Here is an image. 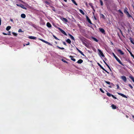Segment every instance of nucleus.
Segmentation results:
<instances>
[{
    "label": "nucleus",
    "instance_id": "13",
    "mask_svg": "<svg viewBox=\"0 0 134 134\" xmlns=\"http://www.w3.org/2000/svg\"><path fill=\"white\" fill-rule=\"evenodd\" d=\"M86 18L87 19V20L88 21L89 23L90 24H92L90 20V19H89V18L87 16H86Z\"/></svg>",
    "mask_w": 134,
    "mask_h": 134
},
{
    "label": "nucleus",
    "instance_id": "2",
    "mask_svg": "<svg viewBox=\"0 0 134 134\" xmlns=\"http://www.w3.org/2000/svg\"><path fill=\"white\" fill-rule=\"evenodd\" d=\"M98 53L99 54V55L100 56H102V57H105V56L104 55V54H103V53L101 51V50H100L99 49H98Z\"/></svg>",
    "mask_w": 134,
    "mask_h": 134
},
{
    "label": "nucleus",
    "instance_id": "5",
    "mask_svg": "<svg viewBox=\"0 0 134 134\" xmlns=\"http://www.w3.org/2000/svg\"><path fill=\"white\" fill-rule=\"evenodd\" d=\"M97 64L98 65V66L103 70L104 71H105L106 72H107L108 74H109V72L107 71L104 68H103L101 65L99 64V63H97Z\"/></svg>",
    "mask_w": 134,
    "mask_h": 134
},
{
    "label": "nucleus",
    "instance_id": "51",
    "mask_svg": "<svg viewBox=\"0 0 134 134\" xmlns=\"http://www.w3.org/2000/svg\"><path fill=\"white\" fill-rule=\"evenodd\" d=\"M106 65L108 67V68H110L108 64H107Z\"/></svg>",
    "mask_w": 134,
    "mask_h": 134
},
{
    "label": "nucleus",
    "instance_id": "34",
    "mask_svg": "<svg viewBox=\"0 0 134 134\" xmlns=\"http://www.w3.org/2000/svg\"><path fill=\"white\" fill-rule=\"evenodd\" d=\"M3 35H10L11 34L10 33L6 34L5 33H4V32H3Z\"/></svg>",
    "mask_w": 134,
    "mask_h": 134
},
{
    "label": "nucleus",
    "instance_id": "19",
    "mask_svg": "<svg viewBox=\"0 0 134 134\" xmlns=\"http://www.w3.org/2000/svg\"><path fill=\"white\" fill-rule=\"evenodd\" d=\"M111 107H112V109H116V106L114 104H112Z\"/></svg>",
    "mask_w": 134,
    "mask_h": 134
},
{
    "label": "nucleus",
    "instance_id": "46",
    "mask_svg": "<svg viewBox=\"0 0 134 134\" xmlns=\"http://www.w3.org/2000/svg\"><path fill=\"white\" fill-rule=\"evenodd\" d=\"M100 4H101V5H102L103 4V3L101 1H100Z\"/></svg>",
    "mask_w": 134,
    "mask_h": 134
},
{
    "label": "nucleus",
    "instance_id": "16",
    "mask_svg": "<svg viewBox=\"0 0 134 134\" xmlns=\"http://www.w3.org/2000/svg\"><path fill=\"white\" fill-rule=\"evenodd\" d=\"M62 20L65 22H67L68 21V20L67 19L65 18H61Z\"/></svg>",
    "mask_w": 134,
    "mask_h": 134
},
{
    "label": "nucleus",
    "instance_id": "8",
    "mask_svg": "<svg viewBox=\"0 0 134 134\" xmlns=\"http://www.w3.org/2000/svg\"><path fill=\"white\" fill-rule=\"evenodd\" d=\"M116 60L119 62V63L121 65L124 66V65L122 64L120 60L117 57L115 58Z\"/></svg>",
    "mask_w": 134,
    "mask_h": 134
},
{
    "label": "nucleus",
    "instance_id": "47",
    "mask_svg": "<svg viewBox=\"0 0 134 134\" xmlns=\"http://www.w3.org/2000/svg\"><path fill=\"white\" fill-rule=\"evenodd\" d=\"M117 87V89H118L119 88V86L117 84V85H116Z\"/></svg>",
    "mask_w": 134,
    "mask_h": 134
},
{
    "label": "nucleus",
    "instance_id": "27",
    "mask_svg": "<svg viewBox=\"0 0 134 134\" xmlns=\"http://www.w3.org/2000/svg\"><path fill=\"white\" fill-rule=\"evenodd\" d=\"M92 38L94 41H96V42H98V40L96 38L94 37H92Z\"/></svg>",
    "mask_w": 134,
    "mask_h": 134
},
{
    "label": "nucleus",
    "instance_id": "36",
    "mask_svg": "<svg viewBox=\"0 0 134 134\" xmlns=\"http://www.w3.org/2000/svg\"><path fill=\"white\" fill-rule=\"evenodd\" d=\"M53 36L54 37V38L55 39L57 40H59V39L57 37H56L54 35H53Z\"/></svg>",
    "mask_w": 134,
    "mask_h": 134
},
{
    "label": "nucleus",
    "instance_id": "59",
    "mask_svg": "<svg viewBox=\"0 0 134 134\" xmlns=\"http://www.w3.org/2000/svg\"><path fill=\"white\" fill-rule=\"evenodd\" d=\"M126 116L127 118H128L129 117V116L127 115H126Z\"/></svg>",
    "mask_w": 134,
    "mask_h": 134
},
{
    "label": "nucleus",
    "instance_id": "18",
    "mask_svg": "<svg viewBox=\"0 0 134 134\" xmlns=\"http://www.w3.org/2000/svg\"><path fill=\"white\" fill-rule=\"evenodd\" d=\"M69 57L71 58V60H73L74 62H75L76 61V59L74 58H73V57L72 56H69Z\"/></svg>",
    "mask_w": 134,
    "mask_h": 134
},
{
    "label": "nucleus",
    "instance_id": "35",
    "mask_svg": "<svg viewBox=\"0 0 134 134\" xmlns=\"http://www.w3.org/2000/svg\"><path fill=\"white\" fill-rule=\"evenodd\" d=\"M110 75L112 77H113L114 78H115V77L114 76V75L113 73H111Z\"/></svg>",
    "mask_w": 134,
    "mask_h": 134
},
{
    "label": "nucleus",
    "instance_id": "31",
    "mask_svg": "<svg viewBox=\"0 0 134 134\" xmlns=\"http://www.w3.org/2000/svg\"><path fill=\"white\" fill-rule=\"evenodd\" d=\"M130 53V54L131 56L134 59V55L132 54V53L130 52L129 51Z\"/></svg>",
    "mask_w": 134,
    "mask_h": 134
},
{
    "label": "nucleus",
    "instance_id": "15",
    "mask_svg": "<svg viewBox=\"0 0 134 134\" xmlns=\"http://www.w3.org/2000/svg\"><path fill=\"white\" fill-rule=\"evenodd\" d=\"M29 38L30 39L35 40L36 38L35 37L33 36H30L29 37Z\"/></svg>",
    "mask_w": 134,
    "mask_h": 134
},
{
    "label": "nucleus",
    "instance_id": "63",
    "mask_svg": "<svg viewBox=\"0 0 134 134\" xmlns=\"http://www.w3.org/2000/svg\"><path fill=\"white\" fill-rule=\"evenodd\" d=\"M132 117L133 118H134V115H132Z\"/></svg>",
    "mask_w": 134,
    "mask_h": 134
},
{
    "label": "nucleus",
    "instance_id": "45",
    "mask_svg": "<svg viewBox=\"0 0 134 134\" xmlns=\"http://www.w3.org/2000/svg\"><path fill=\"white\" fill-rule=\"evenodd\" d=\"M40 40L41 41H42V42H44L45 41V40L42 39H40Z\"/></svg>",
    "mask_w": 134,
    "mask_h": 134
},
{
    "label": "nucleus",
    "instance_id": "43",
    "mask_svg": "<svg viewBox=\"0 0 134 134\" xmlns=\"http://www.w3.org/2000/svg\"><path fill=\"white\" fill-rule=\"evenodd\" d=\"M62 60L63 62H64V63H67V62L66 61V60H64V59H62Z\"/></svg>",
    "mask_w": 134,
    "mask_h": 134
},
{
    "label": "nucleus",
    "instance_id": "44",
    "mask_svg": "<svg viewBox=\"0 0 134 134\" xmlns=\"http://www.w3.org/2000/svg\"><path fill=\"white\" fill-rule=\"evenodd\" d=\"M63 44L64 45H65V46H67V44H66V43L65 42H63Z\"/></svg>",
    "mask_w": 134,
    "mask_h": 134
},
{
    "label": "nucleus",
    "instance_id": "10",
    "mask_svg": "<svg viewBox=\"0 0 134 134\" xmlns=\"http://www.w3.org/2000/svg\"><path fill=\"white\" fill-rule=\"evenodd\" d=\"M77 50V51L83 56H84L85 55L81 51L80 49H79L78 48H76Z\"/></svg>",
    "mask_w": 134,
    "mask_h": 134
},
{
    "label": "nucleus",
    "instance_id": "33",
    "mask_svg": "<svg viewBox=\"0 0 134 134\" xmlns=\"http://www.w3.org/2000/svg\"><path fill=\"white\" fill-rule=\"evenodd\" d=\"M12 34L14 36H17V34L15 32H13Z\"/></svg>",
    "mask_w": 134,
    "mask_h": 134
},
{
    "label": "nucleus",
    "instance_id": "58",
    "mask_svg": "<svg viewBox=\"0 0 134 134\" xmlns=\"http://www.w3.org/2000/svg\"><path fill=\"white\" fill-rule=\"evenodd\" d=\"M29 44H30V43L29 42L27 44H26V45H29Z\"/></svg>",
    "mask_w": 134,
    "mask_h": 134
},
{
    "label": "nucleus",
    "instance_id": "55",
    "mask_svg": "<svg viewBox=\"0 0 134 134\" xmlns=\"http://www.w3.org/2000/svg\"><path fill=\"white\" fill-rule=\"evenodd\" d=\"M10 21H11L12 22H13V20L12 19H10Z\"/></svg>",
    "mask_w": 134,
    "mask_h": 134
},
{
    "label": "nucleus",
    "instance_id": "50",
    "mask_svg": "<svg viewBox=\"0 0 134 134\" xmlns=\"http://www.w3.org/2000/svg\"><path fill=\"white\" fill-rule=\"evenodd\" d=\"M90 6L92 8H93V6H92V4H90Z\"/></svg>",
    "mask_w": 134,
    "mask_h": 134
},
{
    "label": "nucleus",
    "instance_id": "30",
    "mask_svg": "<svg viewBox=\"0 0 134 134\" xmlns=\"http://www.w3.org/2000/svg\"><path fill=\"white\" fill-rule=\"evenodd\" d=\"M57 47L58 48L60 49H62V50H64V48H63V47H59V46H57Z\"/></svg>",
    "mask_w": 134,
    "mask_h": 134
},
{
    "label": "nucleus",
    "instance_id": "57",
    "mask_svg": "<svg viewBox=\"0 0 134 134\" xmlns=\"http://www.w3.org/2000/svg\"><path fill=\"white\" fill-rule=\"evenodd\" d=\"M1 18H0V25H1Z\"/></svg>",
    "mask_w": 134,
    "mask_h": 134
},
{
    "label": "nucleus",
    "instance_id": "12",
    "mask_svg": "<svg viewBox=\"0 0 134 134\" xmlns=\"http://www.w3.org/2000/svg\"><path fill=\"white\" fill-rule=\"evenodd\" d=\"M104 82L105 83H107V84H108V85H110V84H111L113 86H114V85L112 83H110V82H109V81H105Z\"/></svg>",
    "mask_w": 134,
    "mask_h": 134
},
{
    "label": "nucleus",
    "instance_id": "41",
    "mask_svg": "<svg viewBox=\"0 0 134 134\" xmlns=\"http://www.w3.org/2000/svg\"><path fill=\"white\" fill-rule=\"evenodd\" d=\"M112 97L114 99H117V98H116V97H115L113 95H112Z\"/></svg>",
    "mask_w": 134,
    "mask_h": 134
},
{
    "label": "nucleus",
    "instance_id": "26",
    "mask_svg": "<svg viewBox=\"0 0 134 134\" xmlns=\"http://www.w3.org/2000/svg\"><path fill=\"white\" fill-rule=\"evenodd\" d=\"M11 27L9 26H8L6 28V30L7 31H9Z\"/></svg>",
    "mask_w": 134,
    "mask_h": 134
},
{
    "label": "nucleus",
    "instance_id": "28",
    "mask_svg": "<svg viewBox=\"0 0 134 134\" xmlns=\"http://www.w3.org/2000/svg\"><path fill=\"white\" fill-rule=\"evenodd\" d=\"M107 95L109 97H111V96H112V94H111L110 93L108 92L107 93Z\"/></svg>",
    "mask_w": 134,
    "mask_h": 134
},
{
    "label": "nucleus",
    "instance_id": "17",
    "mask_svg": "<svg viewBox=\"0 0 134 134\" xmlns=\"http://www.w3.org/2000/svg\"><path fill=\"white\" fill-rule=\"evenodd\" d=\"M69 35L72 39L74 40V41L75 40V38L72 35L70 34H69Z\"/></svg>",
    "mask_w": 134,
    "mask_h": 134
},
{
    "label": "nucleus",
    "instance_id": "20",
    "mask_svg": "<svg viewBox=\"0 0 134 134\" xmlns=\"http://www.w3.org/2000/svg\"><path fill=\"white\" fill-rule=\"evenodd\" d=\"M21 16L22 18H24L26 17V15L24 14H22L21 15Z\"/></svg>",
    "mask_w": 134,
    "mask_h": 134
},
{
    "label": "nucleus",
    "instance_id": "9",
    "mask_svg": "<svg viewBox=\"0 0 134 134\" xmlns=\"http://www.w3.org/2000/svg\"><path fill=\"white\" fill-rule=\"evenodd\" d=\"M118 94L121 96L122 97H124V98H127V97L125 95H124L123 94L120 93H118Z\"/></svg>",
    "mask_w": 134,
    "mask_h": 134
},
{
    "label": "nucleus",
    "instance_id": "24",
    "mask_svg": "<svg viewBox=\"0 0 134 134\" xmlns=\"http://www.w3.org/2000/svg\"><path fill=\"white\" fill-rule=\"evenodd\" d=\"M118 11L119 12H120L121 14V16H123V13L121 11V10L120 9H119L118 10Z\"/></svg>",
    "mask_w": 134,
    "mask_h": 134
},
{
    "label": "nucleus",
    "instance_id": "61",
    "mask_svg": "<svg viewBox=\"0 0 134 134\" xmlns=\"http://www.w3.org/2000/svg\"><path fill=\"white\" fill-rule=\"evenodd\" d=\"M33 26V27H34V28H35L36 29V26Z\"/></svg>",
    "mask_w": 134,
    "mask_h": 134
},
{
    "label": "nucleus",
    "instance_id": "11",
    "mask_svg": "<svg viewBox=\"0 0 134 134\" xmlns=\"http://www.w3.org/2000/svg\"><path fill=\"white\" fill-rule=\"evenodd\" d=\"M117 51L121 55H123L124 54V53L121 50L118 49Z\"/></svg>",
    "mask_w": 134,
    "mask_h": 134
},
{
    "label": "nucleus",
    "instance_id": "22",
    "mask_svg": "<svg viewBox=\"0 0 134 134\" xmlns=\"http://www.w3.org/2000/svg\"><path fill=\"white\" fill-rule=\"evenodd\" d=\"M129 40H130V42L131 43L133 44L134 45V42L133 41V39L131 37H130L129 38Z\"/></svg>",
    "mask_w": 134,
    "mask_h": 134
},
{
    "label": "nucleus",
    "instance_id": "4",
    "mask_svg": "<svg viewBox=\"0 0 134 134\" xmlns=\"http://www.w3.org/2000/svg\"><path fill=\"white\" fill-rule=\"evenodd\" d=\"M99 31L103 34L105 35L106 33L104 30L103 28H99Z\"/></svg>",
    "mask_w": 134,
    "mask_h": 134
},
{
    "label": "nucleus",
    "instance_id": "64",
    "mask_svg": "<svg viewBox=\"0 0 134 134\" xmlns=\"http://www.w3.org/2000/svg\"><path fill=\"white\" fill-rule=\"evenodd\" d=\"M65 2H66L67 1L66 0H63Z\"/></svg>",
    "mask_w": 134,
    "mask_h": 134
},
{
    "label": "nucleus",
    "instance_id": "6",
    "mask_svg": "<svg viewBox=\"0 0 134 134\" xmlns=\"http://www.w3.org/2000/svg\"><path fill=\"white\" fill-rule=\"evenodd\" d=\"M121 79H122L125 82H126L127 81V78L126 77L124 76H122L121 77Z\"/></svg>",
    "mask_w": 134,
    "mask_h": 134
},
{
    "label": "nucleus",
    "instance_id": "53",
    "mask_svg": "<svg viewBox=\"0 0 134 134\" xmlns=\"http://www.w3.org/2000/svg\"><path fill=\"white\" fill-rule=\"evenodd\" d=\"M103 61L104 62V63L106 65L107 64L104 60H103Z\"/></svg>",
    "mask_w": 134,
    "mask_h": 134
},
{
    "label": "nucleus",
    "instance_id": "14",
    "mask_svg": "<svg viewBox=\"0 0 134 134\" xmlns=\"http://www.w3.org/2000/svg\"><path fill=\"white\" fill-rule=\"evenodd\" d=\"M83 62V60L81 59H79L77 62V63L78 64H81Z\"/></svg>",
    "mask_w": 134,
    "mask_h": 134
},
{
    "label": "nucleus",
    "instance_id": "49",
    "mask_svg": "<svg viewBox=\"0 0 134 134\" xmlns=\"http://www.w3.org/2000/svg\"><path fill=\"white\" fill-rule=\"evenodd\" d=\"M46 25H51L48 22L46 24Z\"/></svg>",
    "mask_w": 134,
    "mask_h": 134
},
{
    "label": "nucleus",
    "instance_id": "40",
    "mask_svg": "<svg viewBox=\"0 0 134 134\" xmlns=\"http://www.w3.org/2000/svg\"><path fill=\"white\" fill-rule=\"evenodd\" d=\"M99 90L102 93H104V92L101 88H100L99 89Z\"/></svg>",
    "mask_w": 134,
    "mask_h": 134
},
{
    "label": "nucleus",
    "instance_id": "21",
    "mask_svg": "<svg viewBox=\"0 0 134 134\" xmlns=\"http://www.w3.org/2000/svg\"><path fill=\"white\" fill-rule=\"evenodd\" d=\"M20 7L24 9H27V8L25 7L23 5L21 4V5H20Z\"/></svg>",
    "mask_w": 134,
    "mask_h": 134
},
{
    "label": "nucleus",
    "instance_id": "39",
    "mask_svg": "<svg viewBox=\"0 0 134 134\" xmlns=\"http://www.w3.org/2000/svg\"><path fill=\"white\" fill-rule=\"evenodd\" d=\"M112 54H113V55L114 57L115 58H116L117 57L116 56V55H115V54H114V53H112Z\"/></svg>",
    "mask_w": 134,
    "mask_h": 134
},
{
    "label": "nucleus",
    "instance_id": "48",
    "mask_svg": "<svg viewBox=\"0 0 134 134\" xmlns=\"http://www.w3.org/2000/svg\"><path fill=\"white\" fill-rule=\"evenodd\" d=\"M119 31L120 32V33H121V34H122V35H123V34H122V31H121V30L120 29H119Z\"/></svg>",
    "mask_w": 134,
    "mask_h": 134
},
{
    "label": "nucleus",
    "instance_id": "54",
    "mask_svg": "<svg viewBox=\"0 0 134 134\" xmlns=\"http://www.w3.org/2000/svg\"><path fill=\"white\" fill-rule=\"evenodd\" d=\"M49 28H50L52 26H47Z\"/></svg>",
    "mask_w": 134,
    "mask_h": 134
},
{
    "label": "nucleus",
    "instance_id": "42",
    "mask_svg": "<svg viewBox=\"0 0 134 134\" xmlns=\"http://www.w3.org/2000/svg\"><path fill=\"white\" fill-rule=\"evenodd\" d=\"M47 44H48V45H50V46H52V44H51L49 42H48V43H47Z\"/></svg>",
    "mask_w": 134,
    "mask_h": 134
},
{
    "label": "nucleus",
    "instance_id": "25",
    "mask_svg": "<svg viewBox=\"0 0 134 134\" xmlns=\"http://www.w3.org/2000/svg\"><path fill=\"white\" fill-rule=\"evenodd\" d=\"M79 11L80 12L82 13L83 15H84L85 13L81 9H79Z\"/></svg>",
    "mask_w": 134,
    "mask_h": 134
},
{
    "label": "nucleus",
    "instance_id": "60",
    "mask_svg": "<svg viewBox=\"0 0 134 134\" xmlns=\"http://www.w3.org/2000/svg\"><path fill=\"white\" fill-rule=\"evenodd\" d=\"M16 5H17V6H18L20 7V5H19V4H17Z\"/></svg>",
    "mask_w": 134,
    "mask_h": 134
},
{
    "label": "nucleus",
    "instance_id": "38",
    "mask_svg": "<svg viewBox=\"0 0 134 134\" xmlns=\"http://www.w3.org/2000/svg\"><path fill=\"white\" fill-rule=\"evenodd\" d=\"M18 32H24L23 31H22L21 30V29H19L18 31Z\"/></svg>",
    "mask_w": 134,
    "mask_h": 134
},
{
    "label": "nucleus",
    "instance_id": "52",
    "mask_svg": "<svg viewBox=\"0 0 134 134\" xmlns=\"http://www.w3.org/2000/svg\"><path fill=\"white\" fill-rule=\"evenodd\" d=\"M103 61L104 62V63L106 65L107 64L104 60H103Z\"/></svg>",
    "mask_w": 134,
    "mask_h": 134
},
{
    "label": "nucleus",
    "instance_id": "32",
    "mask_svg": "<svg viewBox=\"0 0 134 134\" xmlns=\"http://www.w3.org/2000/svg\"><path fill=\"white\" fill-rule=\"evenodd\" d=\"M72 2L74 3L75 5H77V4L74 0H71Z\"/></svg>",
    "mask_w": 134,
    "mask_h": 134
},
{
    "label": "nucleus",
    "instance_id": "1",
    "mask_svg": "<svg viewBox=\"0 0 134 134\" xmlns=\"http://www.w3.org/2000/svg\"><path fill=\"white\" fill-rule=\"evenodd\" d=\"M123 26L122 27L124 29L125 31L128 33H129L130 31H132L131 30V28L130 26H126V28L124 27V26Z\"/></svg>",
    "mask_w": 134,
    "mask_h": 134
},
{
    "label": "nucleus",
    "instance_id": "3",
    "mask_svg": "<svg viewBox=\"0 0 134 134\" xmlns=\"http://www.w3.org/2000/svg\"><path fill=\"white\" fill-rule=\"evenodd\" d=\"M127 8L126 7L125 8L124 12V13L126 14L128 17H130L131 16L129 13L127 11Z\"/></svg>",
    "mask_w": 134,
    "mask_h": 134
},
{
    "label": "nucleus",
    "instance_id": "56",
    "mask_svg": "<svg viewBox=\"0 0 134 134\" xmlns=\"http://www.w3.org/2000/svg\"><path fill=\"white\" fill-rule=\"evenodd\" d=\"M48 42L45 41L44 43L47 44Z\"/></svg>",
    "mask_w": 134,
    "mask_h": 134
},
{
    "label": "nucleus",
    "instance_id": "23",
    "mask_svg": "<svg viewBox=\"0 0 134 134\" xmlns=\"http://www.w3.org/2000/svg\"><path fill=\"white\" fill-rule=\"evenodd\" d=\"M66 41L68 43H69V44H70L71 42V40L69 39H67L66 40Z\"/></svg>",
    "mask_w": 134,
    "mask_h": 134
},
{
    "label": "nucleus",
    "instance_id": "7",
    "mask_svg": "<svg viewBox=\"0 0 134 134\" xmlns=\"http://www.w3.org/2000/svg\"><path fill=\"white\" fill-rule=\"evenodd\" d=\"M58 29H59V30L64 35L66 36L67 35V34L63 30H62V29H60V28H58Z\"/></svg>",
    "mask_w": 134,
    "mask_h": 134
},
{
    "label": "nucleus",
    "instance_id": "37",
    "mask_svg": "<svg viewBox=\"0 0 134 134\" xmlns=\"http://www.w3.org/2000/svg\"><path fill=\"white\" fill-rule=\"evenodd\" d=\"M130 87V88L131 89H132L133 88V87L130 84H129L128 85Z\"/></svg>",
    "mask_w": 134,
    "mask_h": 134
},
{
    "label": "nucleus",
    "instance_id": "29",
    "mask_svg": "<svg viewBox=\"0 0 134 134\" xmlns=\"http://www.w3.org/2000/svg\"><path fill=\"white\" fill-rule=\"evenodd\" d=\"M129 77L134 82V77L132 76H130Z\"/></svg>",
    "mask_w": 134,
    "mask_h": 134
},
{
    "label": "nucleus",
    "instance_id": "62",
    "mask_svg": "<svg viewBox=\"0 0 134 134\" xmlns=\"http://www.w3.org/2000/svg\"><path fill=\"white\" fill-rule=\"evenodd\" d=\"M94 19H95L96 20L97 19L96 18V17L95 16H94Z\"/></svg>",
    "mask_w": 134,
    "mask_h": 134
}]
</instances>
